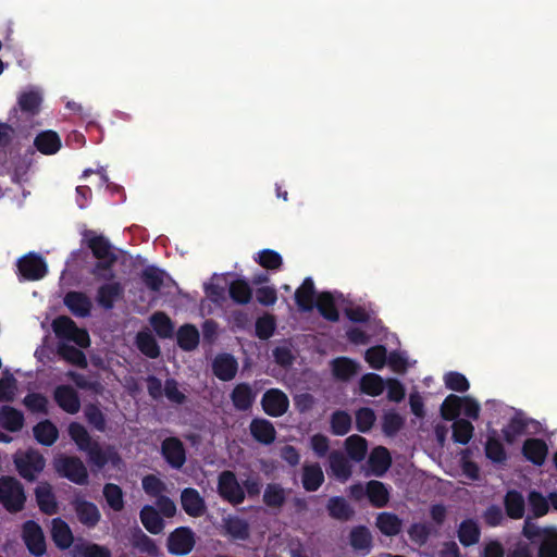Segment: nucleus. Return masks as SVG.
<instances>
[{"instance_id": "nucleus-1", "label": "nucleus", "mask_w": 557, "mask_h": 557, "mask_svg": "<svg viewBox=\"0 0 557 557\" xmlns=\"http://www.w3.org/2000/svg\"><path fill=\"white\" fill-rule=\"evenodd\" d=\"M67 431L71 440L77 445L79 450L87 454L88 460L92 465L101 469L108 463L109 459L107 454L102 450L99 443L91 438L83 424L79 422H71Z\"/></svg>"}, {"instance_id": "nucleus-2", "label": "nucleus", "mask_w": 557, "mask_h": 557, "mask_svg": "<svg viewBox=\"0 0 557 557\" xmlns=\"http://www.w3.org/2000/svg\"><path fill=\"white\" fill-rule=\"evenodd\" d=\"M0 503L11 513L24 509L26 494L23 484L14 476L4 475L0 478Z\"/></svg>"}, {"instance_id": "nucleus-3", "label": "nucleus", "mask_w": 557, "mask_h": 557, "mask_svg": "<svg viewBox=\"0 0 557 557\" xmlns=\"http://www.w3.org/2000/svg\"><path fill=\"white\" fill-rule=\"evenodd\" d=\"M53 331L58 338L75 343L81 348H87L90 345V337L85 329H81L77 324L66 315H60L52 322Z\"/></svg>"}, {"instance_id": "nucleus-4", "label": "nucleus", "mask_w": 557, "mask_h": 557, "mask_svg": "<svg viewBox=\"0 0 557 557\" xmlns=\"http://www.w3.org/2000/svg\"><path fill=\"white\" fill-rule=\"evenodd\" d=\"M55 472L77 484L85 485L88 483V471L84 462L76 456H60L53 462Z\"/></svg>"}, {"instance_id": "nucleus-5", "label": "nucleus", "mask_w": 557, "mask_h": 557, "mask_svg": "<svg viewBox=\"0 0 557 557\" xmlns=\"http://www.w3.org/2000/svg\"><path fill=\"white\" fill-rule=\"evenodd\" d=\"M14 465L23 479L34 482L38 474L44 471L46 459L38 450L28 449L14 456Z\"/></svg>"}, {"instance_id": "nucleus-6", "label": "nucleus", "mask_w": 557, "mask_h": 557, "mask_svg": "<svg viewBox=\"0 0 557 557\" xmlns=\"http://www.w3.org/2000/svg\"><path fill=\"white\" fill-rule=\"evenodd\" d=\"M196 545V536L189 527L174 529L166 539V549L173 556H186Z\"/></svg>"}, {"instance_id": "nucleus-7", "label": "nucleus", "mask_w": 557, "mask_h": 557, "mask_svg": "<svg viewBox=\"0 0 557 557\" xmlns=\"http://www.w3.org/2000/svg\"><path fill=\"white\" fill-rule=\"evenodd\" d=\"M219 495L232 505H240L245 500V491L231 470L222 471L218 479Z\"/></svg>"}, {"instance_id": "nucleus-8", "label": "nucleus", "mask_w": 557, "mask_h": 557, "mask_svg": "<svg viewBox=\"0 0 557 557\" xmlns=\"http://www.w3.org/2000/svg\"><path fill=\"white\" fill-rule=\"evenodd\" d=\"M22 540L30 555L42 557L46 554L47 545L45 534L41 527L36 521L27 520L23 523Z\"/></svg>"}, {"instance_id": "nucleus-9", "label": "nucleus", "mask_w": 557, "mask_h": 557, "mask_svg": "<svg viewBox=\"0 0 557 557\" xmlns=\"http://www.w3.org/2000/svg\"><path fill=\"white\" fill-rule=\"evenodd\" d=\"M17 269L27 281L41 280L48 272L45 259L35 252H29L18 259Z\"/></svg>"}, {"instance_id": "nucleus-10", "label": "nucleus", "mask_w": 557, "mask_h": 557, "mask_svg": "<svg viewBox=\"0 0 557 557\" xmlns=\"http://www.w3.org/2000/svg\"><path fill=\"white\" fill-rule=\"evenodd\" d=\"M261 407L268 416L278 418L287 412L289 399L283 391L270 388L262 395Z\"/></svg>"}, {"instance_id": "nucleus-11", "label": "nucleus", "mask_w": 557, "mask_h": 557, "mask_svg": "<svg viewBox=\"0 0 557 557\" xmlns=\"http://www.w3.org/2000/svg\"><path fill=\"white\" fill-rule=\"evenodd\" d=\"M161 456L173 469H181L186 462V449L176 436H170L161 443Z\"/></svg>"}, {"instance_id": "nucleus-12", "label": "nucleus", "mask_w": 557, "mask_h": 557, "mask_svg": "<svg viewBox=\"0 0 557 557\" xmlns=\"http://www.w3.org/2000/svg\"><path fill=\"white\" fill-rule=\"evenodd\" d=\"M71 505L76 513L78 521L88 529H94L101 519L100 510L92 502L86 500L82 496H75Z\"/></svg>"}, {"instance_id": "nucleus-13", "label": "nucleus", "mask_w": 557, "mask_h": 557, "mask_svg": "<svg viewBox=\"0 0 557 557\" xmlns=\"http://www.w3.org/2000/svg\"><path fill=\"white\" fill-rule=\"evenodd\" d=\"M124 297V286L119 281H110L97 289L96 301L103 310H112L117 300Z\"/></svg>"}, {"instance_id": "nucleus-14", "label": "nucleus", "mask_w": 557, "mask_h": 557, "mask_svg": "<svg viewBox=\"0 0 557 557\" xmlns=\"http://www.w3.org/2000/svg\"><path fill=\"white\" fill-rule=\"evenodd\" d=\"M53 399L66 413L75 414L81 409L79 396L71 385H58L53 391Z\"/></svg>"}, {"instance_id": "nucleus-15", "label": "nucleus", "mask_w": 557, "mask_h": 557, "mask_svg": "<svg viewBox=\"0 0 557 557\" xmlns=\"http://www.w3.org/2000/svg\"><path fill=\"white\" fill-rule=\"evenodd\" d=\"M63 304L76 318H87L91 314L92 302L84 292H67L63 298Z\"/></svg>"}, {"instance_id": "nucleus-16", "label": "nucleus", "mask_w": 557, "mask_h": 557, "mask_svg": "<svg viewBox=\"0 0 557 557\" xmlns=\"http://www.w3.org/2000/svg\"><path fill=\"white\" fill-rule=\"evenodd\" d=\"M84 243L91 250L92 256L96 259H110L111 257H117L113 251V246L110 240L103 235H98L94 231H85Z\"/></svg>"}, {"instance_id": "nucleus-17", "label": "nucleus", "mask_w": 557, "mask_h": 557, "mask_svg": "<svg viewBox=\"0 0 557 557\" xmlns=\"http://www.w3.org/2000/svg\"><path fill=\"white\" fill-rule=\"evenodd\" d=\"M35 498L39 510L47 516L58 513L59 506L51 484L47 481L40 482L35 488Z\"/></svg>"}, {"instance_id": "nucleus-18", "label": "nucleus", "mask_w": 557, "mask_h": 557, "mask_svg": "<svg viewBox=\"0 0 557 557\" xmlns=\"http://www.w3.org/2000/svg\"><path fill=\"white\" fill-rule=\"evenodd\" d=\"M238 362L231 354L218 355L212 363L213 374L223 382H228L236 376Z\"/></svg>"}, {"instance_id": "nucleus-19", "label": "nucleus", "mask_w": 557, "mask_h": 557, "mask_svg": "<svg viewBox=\"0 0 557 557\" xmlns=\"http://www.w3.org/2000/svg\"><path fill=\"white\" fill-rule=\"evenodd\" d=\"M181 505L184 511L193 518L201 517L206 512L205 499L194 487H186L182 491Z\"/></svg>"}, {"instance_id": "nucleus-20", "label": "nucleus", "mask_w": 557, "mask_h": 557, "mask_svg": "<svg viewBox=\"0 0 557 557\" xmlns=\"http://www.w3.org/2000/svg\"><path fill=\"white\" fill-rule=\"evenodd\" d=\"M251 436L260 444L270 445L275 441L276 431L272 422L262 418H255L249 425Z\"/></svg>"}, {"instance_id": "nucleus-21", "label": "nucleus", "mask_w": 557, "mask_h": 557, "mask_svg": "<svg viewBox=\"0 0 557 557\" xmlns=\"http://www.w3.org/2000/svg\"><path fill=\"white\" fill-rule=\"evenodd\" d=\"M349 544L355 552L368 555L373 545L370 530L366 525L354 527L349 532Z\"/></svg>"}, {"instance_id": "nucleus-22", "label": "nucleus", "mask_w": 557, "mask_h": 557, "mask_svg": "<svg viewBox=\"0 0 557 557\" xmlns=\"http://www.w3.org/2000/svg\"><path fill=\"white\" fill-rule=\"evenodd\" d=\"M547 454V445L542 438H528L522 445V455L535 466H542Z\"/></svg>"}, {"instance_id": "nucleus-23", "label": "nucleus", "mask_w": 557, "mask_h": 557, "mask_svg": "<svg viewBox=\"0 0 557 557\" xmlns=\"http://www.w3.org/2000/svg\"><path fill=\"white\" fill-rule=\"evenodd\" d=\"M51 537L54 545L61 550L69 549L74 542L70 525L61 518H54L52 520Z\"/></svg>"}, {"instance_id": "nucleus-24", "label": "nucleus", "mask_w": 557, "mask_h": 557, "mask_svg": "<svg viewBox=\"0 0 557 557\" xmlns=\"http://www.w3.org/2000/svg\"><path fill=\"white\" fill-rule=\"evenodd\" d=\"M315 294L313 280L306 277L295 292V301L298 308L304 312L311 311L314 307Z\"/></svg>"}, {"instance_id": "nucleus-25", "label": "nucleus", "mask_w": 557, "mask_h": 557, "mask_svg": "<svg viewBox=\"0 0 557 557\" xmlns=\"http://www.w3.org/2000/svg\"><path fill=\"white\" fill-rule=\"evenodd\" d=\"M34 146L42 154L57 153L62 144L61 138L54 131H42L34 139Z\"/></svg>"}, {"instance_id": "nucleus-26", "label": "nucleus", "mask_w": 557, "mask_h": 557, "mask_svg": "<svg viewBox=\"0 0 557 557\" xmlns=\"http://www.w3.org/2000/svg\"><path fill=\"white\" fill-rule=\"evenodd\" d=\"M301 483L307 492H315L321 487L324 483V473L318 462L302 467Z\"/></svg>"}, {"instance_id": "nucleus-27", "label": "nucleus", "mask_w": 557, "mask_h": 557, "mask_svg": "<svg viewBox=\"0 0 557 557\" xmlns=\"http://www.w3.org/2000/svg\"><path fill=\"white\" fill-rule=\"evenodd\" d=\"M368 465L376 476H382L392 465V457L388 449L384 446H377L371 451Z\"/></svg>"}, {"instance_id": "nucleus-28", "label": "nucleus", "mask_w": 557, "mask_h": 557, "mask_svg": "<svg viewBox=\"0 0 557 557\" xmlns=\"http://www.w3.org/2000/svg\"><path fill=\"white\" fill-rule=\"evenodd\" d=\"M504 507L506 515L513 520L523 518L525 512V502L523 495L517 490H509L504 497Z\"/></svg>"}, {"instance_id": "nucleus-29", "label": "nucleus", "mask_w": 557, "mask_h": 557, "mask_svg": "<svg viewBox=\"0 0 557 557\" xmlns=\"http://www.w3.org/2000/svg\"><path fill=\"white\" fill-rule=\"evenodd\" d=\"M255 398L256 394L248 383L237 384L231 393V400L233 406L240 411H246L251 408Z\"/></svg>"}, {"instance_id": "nucleus-30", "label": "nucleus", "mask_w": 557, "mask_h": 557, "mask_svg": "<svg viewBox=\"0 0 557 557\" xmlns=\"http://www.w3.org/2000/svg\"><path fill=\"white\" fill-rule=\"evenodd\" d=\"M145 529L151 534H160L164 529V521L159 511L151 505H145L139 512Z\"/></svg>"}, {"instance_id": "nucleus-31", "label": "nucleus", "mask_w": 557, "mask_h": 557, "mask_svg": "<svg viewBox=\"0 0 557 557\" xmlns=\"http://www.w3.org/2000/svg\"><path fill=\"white\" fill-rule=\"evenodd\" d=\"M375 525L386 536H395L400 533L403 520L393 512L383 511L376 516Z\"/></svg>"}, {"instance_id": "nucleus-32", "label": "nucleus", "mask_w": 557, "mask_h": 557, "mask_svg": "<svg viewBox=\"0 0 557 557\" xmlns=\"http://www.w3.org/2000/svg\"><path fill=\"white\" fill-rule=\"evenodd\" d=\"M24 414L14 407L4 405L0 409V424L9 432H17L24 425Z\"/></svg>"}, {"instance_id": "nucleus-33", "label": "nucleus", "mask_w": 557, "mask_h": 557, "mask_svg": "<svg viewBox=\"0 0 557 557\" xmlns=\"http://www.w3.org/2000/svg\"><path fill=\"white\" fill-rule=\"evenodd\" d=\"M33 433L36 441L44 446H52L59 437V430L50 420L38 422L33 428Z\"/></svg>"}, {"instance_id": "nucleus-34", "label": "nucleus", "mask_w": 557, "mask_h": 557, "mask_svg": "<svg viewBox=\"0 0 557 557\" xmlns=\"http://www.w3.org/2000/svg\"><path fill=\"white\" fill-rule=\"evenodd\" d=\"M199 331L194 324L182 325L176 333L177 345L184 351H191L199 345Z\"/></svg>"}, {"instance_id": "nucleus-35", "label": "nucleus", "mask_w": 557, "mask_h": 557, "mask_svg": "<svg viewBox=\"0 0 557 557\" xmlns=\"http://www.w3.org/2000/svg\"><path fill=\"white\" fill-rule=\"evenodd\" d=\"M314 306L325 320L330 322H337L339 320V312L335 299L330 292L319 294Z\"/></svg>"}, {"instance_id": "nucleus-36", "label": "nucleus", "mask_w": 557, "mask_h": 557, "mask_svg": "<svg viewBox=\"0 0 557 557\" xmlns=\"http://www.w3.org/2000/svg\"><path fill=\"white\" fill-rule=\"evenodd\" d=\"M230 298L237 305H247L252 299V288L247 280L236 278L228 285Z\"/></svg>"}, {"instance_id": "nucleus-37", "label": "nucleus", "mask_w": 557, "mask_h": 557, "mask_svg": "<svg viewBox=\"0 0 557 557\" xmlns=\"http://www.w3.org/2000/svg\"><path fill=\"white\" fill-rule=\"evenodd\" d=\"M367 497L375 508H383L389 500V493L386 485L376 480L367 483Z\"/></svg>"}, {"instance_id": "nucleus-38", "label": "nucleus", "mask_w": 557, "mask_h": 557, "mask_svg": "<svg viewBox=\"0 0 557 557\" xmlns=\"http://www.w3.org/2000/svg\"><path fill=\"white\" fill-rule=\"evenodd\" d=\"M457 535L461 545L469 547L479 543L481 530L474 520L466 519L459 524Z\"/></svg>"}, {"instance_id": "nucleus-39", "label": "nucleus", "mask_w": 557, "mask_h": 557, "mask_svg": "<svg viewBox=\"0 0 557 557\" xmlns=\"http://www.w3.org/2000/svg\"><path fill=\"white\" fill-rule=\"evenodd\" d=\"M332 473L342 482L351 476V466L342 451L334 450L329 456Z\"/></svg>"}, {"instance_id": "nucleus-40", "label": "nucleus", "mask_w": 557, "mask_h": 557, "mask_svg": "<svg viewBox=\"0 0 557 557\" xmlns=\"http://www.w3.org/2000/svg\"><path fill=\"white\" fill-rule=\"evenodd\" d=\"M58 355L66 362L85 369L88 366L86 355L83 350L67 344L60 342L57 347Z\"/></svg>"}, {"instance_id": "nucleus-41", "label": "nucleus", "mask_w": 557, "mask_h": 557, "mask_svg": "<svg viewBox=\"0 0 557 557\" xmlns=\"http://www.w3.org/2000/svg\"><path fill=\"white\" fill-rule=\"evenodd\" d=\"M42 102V96L37 90L24 91L18 96L17 103L21 111L28 116H35L39 113Z\"/></svg>"}, {"instance_id": "nucleus-42", "label": "nucleus", "mask_w": 557, "mask_h": 557, "mask_svg": "<svg viewBox=\"0 0 557 557\" xmlns=\"http://www.w3.org/2000/svg\"><path fill=\"white\" fill-rule=\"evenodd\" d=\"M358 370L359 364L347 357H338L332 361V372L337 380L348 381Z\"/></svg>"}, {"instance_id": "nucleus-43", "label": "nucleus", "mask_w": 557, "mask_h": 557, "mask_svg": "<svg viewBox=\"0 0 557 557\" xmlns=\"http://www.w3.org/2000/svg\"><path fill=\"white\" fill-rule=\"evenodd\" d=\"M329 515L337 520L347 521L349 520L355 511L346 499L342 496H333L329 499L326 505Z\"/></svg>"}, {"instance_id": "nucleus-44", "label": "nucleus", "mask_w": 557, "mask_h": 557, "mask_svg": "<svg viewBox=\"0 0 557 557\" xmlns=\"http://www.w3.org/2000/svg\"><path fill=\"white\" fill-rule=\"evenodd\" d=\"M224 529L233 540L246 541L250 536L248 522L239 517L224 519Z\"/></svg>"}, {"instance_id": "nucleus-45", "label": "nucleus", "mask_w": 557, "mask_h": 557, "mask_svg": "<svg viewBox=\"0 0 557 557\" xmlns=\"http://www.w3.org/2000/svg\"><path fill=\"white\" fill-rule=\"evenodd\" d=\"M345 448L351 460L360 462L367 455L368 442L364 437L354 434L346 438Z\"/></svg>"}, {"instance_id": "nucleus-46", "label": "nucleus", "mask_w": 557, "mask_h": 557, "mask_svg": "<svg viewBox=\"0 0 557 557\" xmlns=\"http://www.w3.org/2000/svg\"><path fill=\"white\" fill-rule=\"evenodd\" d=\"M150 324L160 338H171L174 334V324L163 311H157L150 317Z\"/></svg>"}, {"instance_id": "nucleus-47", "label": "nucleus", "mask_w": 557, "mask_h": 557, "mask_svg": "<svg viewBox=\"0 0 557 557\" xmlns=\"http://www.w3.org/2000/svg\"><path fill=\"white\" fill-rule=\"evenodd\" d=\"M116 261L117 257H111L110 259H97V262L90 269L89 273L97 281L110 282L115 277V272L113 268Z\"/></svg>"}, {"instance_id": "nucleus-48", "label": "nucleus", "mask_w": 557, "mask_h": 557, "mask_svg": "<svg viewBox=\"0 0 557 557\" xmlns=\"http://www.w3.org/2000/svg\"><path fill=\"white\" fill-rule=\"evenodd\" d=\"M437 533L438 530L436 528L425 522H414L408 529L409 539L420 546L426 544L430 536Z\"/></svg>"}, {"instance_id": "nucleus-49", "label": "nucleus", "mask_w": 557, "mask_h": 557, "mask_svg": "<svg viewBox=\"0 0 557 557\" xmlns=\"http://www.w3.org/2000/svg\"><path fill=\"white\" fill-rule=\"evenodd\" d=\"M165 271L156 265H148L143 269L140 277L145 286L152 290L159 292L164 283Z\"/></svg>"}, {"instance_id": "nucleus-50", "label": "nucleus", "mask_w": 557, "mask_h": 557, "mask_svg": "<svg viewBox=\"0 0 557 557\" xmlns=\"http://www.w3.org/2000/svg\"><path fill=\"white\" fill-rule=\"evenodd\" d=\"M136 345L139 351L148 358L156 359L160 356V346L148 332H139L136 335Z\"/></svg>"}, {"instance_id": "nucleus-51", "label": "nucleus", "mask_w": 557, "mask_h": 557, "mask_svg": "<svg viewBox=\"0 0 557 557\" xmlns=\"http://www.w3.org/2000/svg\"><path fill=\"white\" fill-rule=\"evenodd\" d=\"M74 557H111L108 547L96 543H76L73 545Z\"/></svg>"}, {"instance_id": "nucleus-52", "label": "nucleus", "mask_w": 557, "mask_h": 557, "mask_svg": "<svg viewBox=\"0 0 557 557\" xmlns=\"http://www.w3.org/2000/svg\"><path fill=\"white\" fill-rule=\"evenodd\" d=\"M253 260L263 269L277 271L283 265L282 256L273 249H262L253 257Z\"/></svg>"}, {"instance_id": "nucleus-53", "label": "nucleus", "mask_w": 557, "mask_h": 557, "mask_svg": "<svg viewBox=\"0 0 557 557\" xmlns=\"http://www.w3.org/2000/svg\"><path fill=\"white\" fill-rule=\"evenodd\" d=\"M102 493L108 506L113 511L119 512L124 509V494L121 486L114 483H106Z\"/></svg>"}, {"instance_id": "nucleus-54", "label": "nucleus", "mask_w": 557, "mask_h": 557, "mask_svg": "<svg viewBox=\"0 0 557 557\" xmlns=\"http://www.w3.org/2000/svg\"><path fill=\"white\" fill-rule=\"evenodd\" d=\"M84 416L89 425L99 432H104L107 419L98 404L89 403L84 407Z\"/></svg>"}, {"instance_id": "nucleus-55", "label": "nucleus", "mask_w": 557, "mask_h": 557, "mask_svg": "<svg viewBox=\"0 0 557 557\" xmlns=\"http://www.w3.org/2000/svg\"><path fill=\"white\" fill-rule=\"evenodd\" d=\"M286 502L285 490L278 483H269L263 493V503L270 508H281Z\"/></svg>"}, {"instance_id": "nucleus-56", "label": "nucleus", "mask_w": 557, "mask_h": 557, "mask_svg": "<svg viewBox=\"0 0 557 557\" xmlns=\"http://www.w3.org/2000/svg\"><path fill=\"white\" fill-rule=\"evenodd\" d=\"M485 456L493 463L503 465L507 460V453L502 442L495 436H488L485 443Z\"/></svg>"}, {"instance_id": "nucleus-57", "label": "nucleus", "mask_w": 557, "mask_h": 557, "mask_svg": "<svg viewBox=\"0 0 557 557\" xmlns=\"http://www.w3.org/2000/svg\"><path fill=\"white\" fill-rule=\"evenodd\" d=\"M330 424L333 435L344 436L351 429V417L345 410H336L331 416Z\"/></svg>"}, {"instance_id": "nucleus-58", "label": "nucleus", "mask_w": 557, "mask_h": 557, "mask_svg": "<svg viewBox=\"0 0 557 557\" xmlns=\"http://www.w3.org/2000/svg\"><path fill=\"white\" fill-rule=\"evenodd\" d=\"M453 441L455 443L467 445L473 436L474 426L466 419H457L453 425Z\"/></svg>"}, {"instance_id": "nucleus-59", "label": "nucleus", "mask_w": 557, "mask_h": 557, "mask_svg": "<svg viewBox=\"0 0 557 557\" xmlns=\"http://www.w3.org/2000/svg\"><path fill=\"white\" fill-rule=\"evenodd\" d=\"M385 383L383 379L375 373H367L360 380V391L370 396H379L383 393Z\"/></svg>"}, {"instance_id": "nucleus-60", "label": "nucleus", "mask_w": 557, "mask_h": 557, "mask_svg": "<svg viewBox=\"0 0 557 557\" xmlns=\"http://www.w3.org/2000/svg\"><path fill=\"white\" fill-rule=\"evenodd\" d=\"M556 530L557 529L553 527L541 528L536 523L532 522L530 518H527L522 528V535L532 543H535L536 540L541 543Z\"/></svg>"}, {"instance_id": "nucleus-61", "label": "nucleus", "mask_w": 557, "mask_h": 557, "mask_svg": "<svg viewBox=\"0 0 557 557\" xmlns=\"http://www.w3.org/2000/svg\"><path fill=\"white\" fill-rule=\"evenodd\" d=\"M276 329V321L273 314L264 313L259 317L255 323L256 336L262 341H267L273 336Z\"/></svg>"}, {"instance_id": "nucleus-62", "label": "nucleus", "mask_w": 557, "mask_h": 557, "mask_svg": "<svg viewBox=\"0 0 557 557\" xmlns=\"http://www.w3.org/2000/svg\"><path fill=\"white\" fill-rule=\"evenodd\" d=\"M462 409V399L461 397L450 394L448 395L442 406H441V416L446 421H455L457 417L460 414Z\"/></svg>"}, {"instance_id": "nucleus-63", "label": "nucleus", "mask_w": 557, "mask_h": 557, "mask_svg": "<svg viewBox=\"0 0 557 557\" xmlns=\"http://www.w3.org/2000/svg\"><path fill=\"white\" fill-rule=\"evenodd\" d=\"M132 544L141 553H146L150 556H154L158 553V546L154 541L145 534L139 528H137L133 533Z\"/></svg>"}, {"instance_id": "nucleus-64", "label": "nucleus", "mask_w": 557, "mask_h": 557, "mask_svg": "<svg viewBox=\"0 0 557 557\" xmlns=\"http://www.w3.org/2000/svg\"><path fill=\"white\" fill-rule=\"evenodd\" d=\"M404 424V418L395 411H388L384 413L382 418V431L386 436L396 435L403 429Z\"/></svg>"}]
</instances>
